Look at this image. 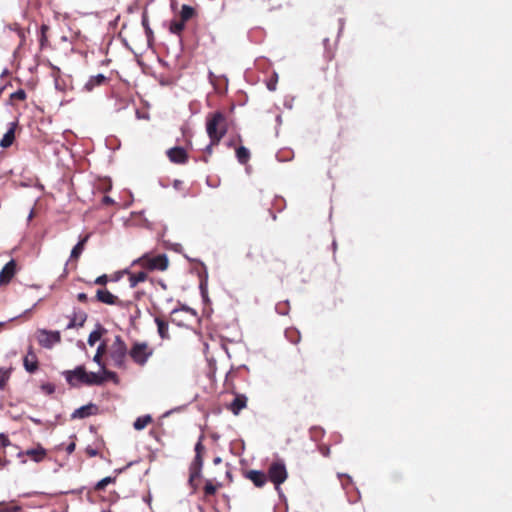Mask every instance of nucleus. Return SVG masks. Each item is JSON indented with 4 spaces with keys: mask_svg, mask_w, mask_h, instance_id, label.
I'll return each mask as SVG.
<instances>
[{
    "mask_svg": "<svg viewBox=\"0 0 512 512\" xmlns=\"http://www.w3.org/2000/svg\"><path fill=\"white\" fill-rule=\"evenodd\" d=\"M206 132L212 143H219L227 132V119L220 112H214L206 118Z\"/></svg>",
    "mask_w": 512,
    "mask_h": 512,
    "instance_id": "obj_1",
    "label": "nucleus"
},
{
    "mask_svg": "<svg viewBox=\"0 0 512 512\" xmlns=\"http://www.w3.org/2000/svg\"><path fill=\"white\" fill-rule=\"evenodd\" d=\"M267 479H269L274 485L275 489L281 495L282 490L280 485L284 483L288 477L286 465L283 460L273 461L268 468Z\"/></svg>",
    "mask_w": 512,
    "mask_h": 512,
    "instance_id": "obj_2",
    "label": "nucleus"
},
{
    "mask_svg": "<svg viewBox=\"0 0 512 512\" xmlns=\"http://www.w3.org/2000/svg\"><path fill=\"white\" fill-rule=\"evenodd\" d=\"M128 349L120 335H116L109 349V356L113 365L117 368H124Z\"/></svg>",
    "mask_w": 512,
    "mask_h": 512,
    "instance_id": "obj_3",
    "label": "nucleus"
},
{
    "mask_svg": "<svg viewBox=\"0 0 512 512\" xmlns=\"http://www.w3.org/2000/svg\"><path fill=\"white\" fill-rule=\"evenodd\" d=\"M136 264H139L148 270L164 271L168 267V257L166 254H159L155 257H149L145 254L132 262V265Z\"/></svg>",
    "mask_w": 512,
    "mask_h": 512,
    "instance_id": "obj_4",
    "label": "nucleus"
},
{
    "mask_svg": "<svg viewBox=\"0 0 512 512\" xmlns=\"http://www.w3.org/2000/svg\"><path fill=\"white\" fill-rule=\"evenodd\" d=\"M153 350L146 342H135L129 351L132 360L138 365H145L152 356Z\"/></svg>",
    "mask_w": 512,
    "mask_h": 512,
    "instance_id": "obj_5",
    "label": "nucleus"
},
{
    "mask_svg": "<svg viewBox=\"0 0 512 512\" xmlns=\"http://www.w3.org/2000/svg\"><path fill=\"white\" fill-rule=\"evenodd\" d=\"M36 337L39 345L46 349H51L54 345L60 343L61 341V335L59 331L38 329Z\"/></svg>",
    "mask_w": 512,
    "mask_h": 512,
    "instance_id": "obj_6",
    "label": "nucleus"
},
{
    "mask_svg": "<svg viewBox=\"0 0 512 512\" xmlns=\"http://www.w3.org/2000/svg\"><path fill=\"white\" fill-rule=\"evenodd\" d=\"M65 380L71 387H79L84 385L86 378V370L83 365L75 367L73 370H65L62 372Z\"/></svg>",
    "mask_w": 512,
    "mask_h": 512,
    "instance_id": "obj_7",
    "label": "nucleus"
},
{
    "mask_svg": "<svg viewBox=\"0 0 512 512\" xmlns=\"http://www.w3.org/2000/svg\"><path fill=\"white\" fill-rule=\"evenodd\" d=\"M202 467H203V458L202 455H195L193 462L190 465L189 468V485L193 488V490L196 489V485L194 484V481L196 478H200L202 474Z\"/></svg>",
    "mask_w": 512,
    "mask_h": 512,
    "instance_id": "obj_8",
    "label": "nucleus"
},
{
    "mask_svg": "<svg viewBox=\"0 0 512 512\" xmlns=\"http://www.w3.org/2000/svg\"><path fill=\"white\" fill-rule=\"evenodd\" d=\"M96 299L97 301L107 305H118L121 307L124 306V303L118 300V297L113 295L107 289H98L96 292Z\"/></svg>",
    "mask_w": 512,
    "mask_h": 512,
    "instance_id": "obj_9",
    "label": "nucleus"
},
{
    "mask_svg": "<svg viewBox=\"0 0 512 512\" xmlns=\"http://www.w3.org/2000/svg\"><path fill=\"white\" fill-rule=\"evenodd\" d=\"M18 458H22L23 456H29L34 462L40 463L44 460L46 456V449L41 445H38L36 448L27 449L26 451H21L18 453Z\"/></svg>",
    "mask_w": 512,
    "mask_h": 512,
    "instance_id": "obj_10",
    "label": "nucleus"
},
{
    "mask_svg": "<svg viewBox=\"0 0 512 512\" xmlns=\"http://www.w3.org/2000/svg\"><path fill=\"white\" fill-rule=\"evenodd\" d=\"M169 160L176 164H184L187 162L188 156L183 147H172L167 151Z\"/></svg>",
    "mask_w": 512,
    "mask_h": 512,
    "instance_id": "obj_11",
    "label": "nucleus"
},
{
    "mask_svg": "<svg viewBox=\"0 0 512 512\" xmlns=\"http://www.w3.org/2000/svg\"><path fill=\"white\" fill-rule=\"evenodd\" d=\"M16 273V262L11 259L0 271V284H7L11 281Z\"/></svg>",
    "mask_w": 512,
    "mask_h": 512,
    "instance_id": "obj_12",
    "label": "nucleus"
},
{
    "mask_svg": "<svg viewBox=\"0 0 512 512\" xmlns=\"http://www.w3.org/2000/svg\"><path fill=\"white\" fill-rule=\"evenodd\" d=\"M97 411V406L93 403L81 406L74 410L71 414L72 419H83L95 414Z\"/></svg>",
    "mask_w": 512,
    "mask_h": 512,
    "instance_id": "obj_13",
    "label": "nucleus"
},
{
    "mask_svg": "<svg viewBox=\"0 0 512 512\" xmlns=\"http://www.w3.org/2000/svg\"><path fill=\"white\" fill-rule=\"evenodd\" d=\"M24 368L29 373H34L38 369V360L33 348L30 346L27 355L23 360Z\"/></svg>",
    "mask_w": 512,
    "mask_h": 512,
    "instance_id": "obj_14",
    "label": "nucleus"
},
{
    "mask_svg": "<svg viewBox=\"0 0 512 512\" xmlns=\"http://www.w3.org/2000/svg\"><path fill=\"white\" fill-rule=\"evenodd\" d=\"M87 320V314L84 311H74L73 316L70 317L68 324L66 325V329H73L77 327H82Z\"/></svg>",
    "mask_w": 512,
    "mask_h": 512,
    "instance_id": "obj_15",
    "label": "nucleus"
},
{
    "mask_svg": "<svg viewBox=\"0 0 512 512\" xmlns=\"http://www.w3.org/2000/svg\"><path fill=\"white\" fill-rule=\"evenodd\" d=\"M246 477L251 480L256 487H262L267 482L266 474L259 470L248 471Z\"/></svg>",
    "mask_w": 512,
    "mask_h": 512,
    "instance_id": "obj_16",
    "label": "nucleus"
},
{
    "mask_svg": "<svg viewBox=\"0 0 512 512\" xmlns=\"http://www.w3.org/2000/svg\"><path fill=\"white\" fill-rule=\"evenodd\" d=\"M106 80H107V77L102 73L93 75L85 83L84 89L87 92H91L95 87L103 85Z\"/></svg>",
    "mask_w": 512,
    "mask_h": 512,
    "instance_id": "obj_17",
    "label": "nucleus"
},
{
    "mask_svg": "<svg viewBox=\"0 0 512 512\" xmlns=\"http://www.w3.org/2000/svg\"><path fill=\"white\" fill-rule=\"evenodd\" d=\"M17 126L16 122H11L10 127L7 130V132L3 135L2 139L0 140V146L2 148H8L12 145L14 139H15V128Z\"/></svg>",
    "mask_w": 512,
    "mask_h": 512,
    "instance_id": "obj_18",
    "label": "nucleus"
},
{
    "mask_svg": "<svg viewBox=\"0 0 512 512\" xmlns=\"http://www.w3.org/2000/svg\"><path fill=\"white\" fill-rule=\"evenodd\" d=\"M104 384V377H102L101 370L99 372H87L84 385L87 386H101Z\"/></svg>",
    "mask_w": 512,
    "mask_h": 512,
    "instance_id": "obj_19",
    "label": "nucleus"
},
{
    "mask_svg": "<svg viewBox=\"0 0 512 512\" xmlns=\"http://www.w3.org/2000/svg\"><path fill=\"white\" fill-rule=\"evenodd\" d=\"M247 405V398L244 395L236 396L229 405V409L234 415H238L239 412Z\"/></svg>",
    "mask_w": 512,
    "mask_h": 512,
    "instance_id": "obj_20",
    "label": "nucleus"
},
{
    "mask_svg": "<svg viewBox=\"0 0 512 512\" xmlns=\"http://www.w3.org/2000/svg\"><path fill=\"white\" fill-rule=\"evenodd\" d=\"M122 273L129 274V286L135 288L139 283L144 282L147 279V274L143 271L133 274L128 269H125Z\"/></svg>",
    "mask_w": 512,
    "mask_h": 512,
    "instance_id": "obj_21",
    "label": "nucleus"
},
{
    "mask_svg": "<svg viewBox=\"0 0 512 512\" xmlns=\"http://www.w3.org/2000/svg\"><path fill=\"white\" fill-rule=\"evenodd\" d=\"M89 239V235L84 236L82 239L78 241V243L72 248L70 258L71 259H78L80 255L82 254L85 244L87 243Z\"/></svg>",
    "mask_w": 512,
    "mask_h": 512,
    "instance_id": "obj_22",
    "label": "nucleus"
},
{
    "mask_svg": "<svg viewBox=\"0 0 512 512\" xmlns=\"http://www.w3.org/2000/svg\"><path fill=\"white\" fill-rule=\"evenodd\" d=\"M103 331H105V329L101 326V324L98 323L96 325V329L93 330L88 336V344L93 346L98 340H100Z\"/></svg>",
    "mask_w": 512,
    "mask_h": 512,
    "instance_id": "obj_23",
    "label": "nucleus"
},
{
    "mask_svg": "<svg viewBox=\"0 0 512 512\" xmlns=\"http://www.w3.org/2000/svg\"><path fill=\"white\" fill-rule=\"evenodd\" d=\"M155 323L157 325L159 336L162 339H167L169 337L168 323L158 317L155 318Z\"/></svg>",
    "mask_w": 512,
    "mask_h": 512,
    "instance_id": "obj_24",
    "label": "nucleus"
},
{
    "mask_svg": "<svg viewBox=\"0 0 512 512\" xmlns=\"http://www.w3.org/2000/svg\"><path fill=\"white\" fill-rule=\"evenodd\" d=\"M200 293L202 296V299L204 302H208V274L207 271H205L204 277L201 278L200 284H199Z\"/></svg>",
    "mask_w": 512,
    "mask_h": 512,
    "instance_id": "obj_25",
    "label": "nucleus"
},
{
    "mask_svg": "<svg viewBox=\"0 0 512 512\" xmlns=\"http://www.w3.org/2000/svg\"><path fill=\"white\" fill-rule=\"evenodd\" d=\"M236 158L240 164L247 163L250 158L249 150L244 146L238 147L236 150Z\"/></svg>",
    "mask_w": 512,
    "mask_h": 512,
    "instance_id": "obj_26",
    "label": "nucleus"
},
{
    "mask_svg": "<svg viewBox=\"0 0 512 512\" xmlns=\"http://www.w3.org/2000/svg\"><path fill=\"white\" fill-rule=\"evenodd\" d=\"M152 421V417L150 415H144L138 417L134 423L133 427L135 430H142L144 429L150 422Z\"/></svg>",
    "mask_w": 512,
    "mask_h": 512,
    "instance_id": "obj_27",
    "label": "nucleus"
},
{
    "mask_svg": "<svg viewBox=\"0 0 512 512\" xmlns=\"http://www.w3.org/2000/svg\"><path fill=\"white\" fill-rule=\"evenodd\" d=\"M194 14H195V10L193 7L186 5V4L182 5L181 11H180L181 20L186 22L189 19H191Z\"/></svg>",
    "mask_w": 512,
    "mask_h": 512,
    "instance_id": "obj_28",
    "label": "nucleus"
},
{
    "mask_svg": "<svg viewBox=\"0 0 512 512\" xmlns=\"http://www.w3.org/2000/svg\"><path fill=\"white\" fill-rule=\"evenodd\" d=\"M185 23L183 20H173L171 21L170 23V27H169V30L171 33L173 34H177L179 35L183 29L185 28Z\"/></svg>",
    "mask_w": 512,
    "mask_h": 512,
    "instance_id": "obj_29",
    "label": "nucleus"
},
{
    "mask_svg": "<svg viewBox=\"0 0 512 512\" xmlns=\"http://www.w3.org/2000/svg\"><path fill=\"white\" fill-rule=\"evenodd\" d=\"M105 344L101 343L96 350V353L93 357V361L101 368L102 366H105V364L102 361V355L105 352Z\"/></svg>",
    "mask_w": 512,
    "mask_h": 512,
    "instance_id": "obj_30",
    "label": "nucleus"
},
{
    "mask_svg": "<svg viewBox=\"0 0 512 512\" xmlns=\"http://www.w3.org/2000/svg\"><path fill=\"white\" fill-rule=\"evenodd\" d=\"M142 26H143V28L145 30V34H146L147 40L150 43L151 40L153 39V31L150 28L148 17L146 15V13H143V15H142Z\"/></svg>",
    "mask_w": 512,
    "mask_h": 512,
    "instance_id": "obj_31",
    "label": "nucleus"
},
{
    "mask_svg": "<svg viewBox=\"0 0 512 512\" xmlns=\"http://www.w3.org/2000/svg\"><path fill=\"white\" fill-rule=\"evenodd\" d=\"M285 336L293 344H297L300 341V334L295 329H287L285 331Z\"/></svg>",
    "mask_w": 512,
    "mask_h": 512,
    "instance_id": "obj_32",
    "label": "nucleus"
},
{
    "mask_svg": "<svg viewBox=\"0 0 512 512\" xmlns=\"http://www.w3.org/2000/svg\"><path fill=\"white\" fill-rule=\"evenodd\" d=\"M100 369L102 372V377H104V383L107 380H113L115 382L117 381V374L115 372L107 370L105 366H102Z\"/></svg>",
    "mask_w": 512,
    "mask_h": 512,
    "instance_id": "obj_33",
    "label": "nucleus"
},
{
    "mask_svg": "<svg viewBox=\"0 0 512 512\" xmlns=\"http://www.w3.org/2000/svg\"><path fill=\"white\" fill-rule=\"evenodd\" d=\"M115 481L114 477L107 476L100 481H98L95 485L96 490H103L108 484H111Z\"/></svg>",
    "mask_w": 512,
    "mask_h": 512,
    "instance_id": "obj_34",
    "label": "nucleus"
},
{
    "mask_svg": "<svg viewBox=\"0 0 512 512\" xmlns=\"http://www.w3.org/2000/svg\"><path fill=\"white\" fill-rule=\"evenodd\" d=\"M275 310L280 315H287L289 310V302L285 301L283 303H277L275 306Z\"/></svg>",
    "mask_w": 512,
    "mask_h": 512,
    "instance_id": "obj_35",
    "label": "nucleus"
},
{
    "mask_svg": "<svg viewBox=\"0 0 512 512\" xmlns=\"http://www.w3.org/2000/svg\"><path fill=\"white\" fill-rule=\"evenodd\" d=\"M9 377H10V372L8 370L0 368V390L4 389Z\"/></svg>",
    "mask_w": 512,
    "mask_h": 512,
    "instance_id": "obj_36",
    "label": "nucleus"
},
{
    "mask_svg": "<svg viewBox=\"0 0 512 512\" xmlns=\"http://www.w3.org/2000/svg\"><path fill=\"white\" fill-rule=\"evenodd\" d=\"M204 492L208 496L214 495L216 492V486L210 480H207L204 486Z\"/></svg>",
    "mask_w": 512,
    "mask_h": 512,
    "instance_id": "obj_37",
    "label": "nucleus"
},
{
    "mask_svg": "<svg viewBox=\"0 0 512 512\" xmlns=\"http://www.w3.org/2000/svg\"><path fill=\"white\" fill-rule=\"evenodd\" d=\"M20 506L18 505H1L0 504V512H18L20 511Z\"/></svg>",
    "mask_w": 512,
    "mask_h": 512,
    "instance_id": "obj_38",
    "label": "nucleus"
},
{
    "mask_svg": "<svg viewBox=\"0 0 512 512\" xmlns=\"http://www.w3.org/2000/svg\"><path fill=\"white\" fill-rule=\"evenodd\" d=\"M40 389L48 394V395H51L55 392V385L52 384V383H44L40 386Z\"/></svg>",
    "mask_w": 512,
    "mask_h": 512,
    "instance_id": "obj_39",
    "label": "nucleus"
},
{
    "mask_svg": "<svg viewBox=\"0 0 512 512\" xmlns=\"http://www.w3.org/2000/svg\"><path fill=\"white\" fill-rule=\"evenodd\" d=\"M10 97L12 99L25 100L26 99V92L23 89H19V90L13 92Z\"/></svg>",
    "mask_w": 512,
    "mask_h": 512,
    "instance_id": "obj_40",
    "label": "nucleus"
},
{
    "mask_svg": "<svg viewBox=\"0 0 512 512\" xmlns=\"http://www.w3.org/2000/svg\"><path fill=\"white\" fill-rule=\"evenodd\" d=\"M277 81H278V75H277V73H274V78L271 79L269 82H267V88L270 91H275L276 86H277Z\"/></svg>",
    "mask_w": 512,
    "mask_h": 512,
    "instance_id": "obj_41",
    "label": "nucleus"
},
{
    "mask_svg": "<svg viewBox=\"0 0 512 512\" xmlns=\"http://www.w3.org/2000/svg\"><path fill=\"white\" fill-rule=\"evenodd\" d=\"M202 439H203V436L201 435L198 442L195 444V455H201L202 452L204 451V446L202 444Z\"/></svg>",
    "mask_w": 512,
    "mask_h": 512,
    "instance_id": "obj_42",
    "label": "nucleus"
},
{
    "mask_svg": "<svg viewBox=\"0 0 512 512\" xmlns=\"http://www.w3.org/2000/svg\"><path fill=\"white\" fill-rule=\"evenodd\" d=\"M108 282V277L106 274H103L101 276H98L94 283L97 284V285H105L106 283Z\"/></svg>",
    "mask_w": 512,
    "mask_h": 512,
    "instance_id": "obj_43",
    "label": "nucleus"
},
{
    "mask_svg": "<svg viewBox=\"0 0 512 512\" xmlns=\"http://www.w3.org/2000/svg\"><path fill=\"white\" fill-rule=\"evenodd\" d=\"M9 439L4 434H0V446L6 447L9 445Z\"/></svg>",
    "mask_w": 512,
    "mask_h": 512,
    "instance_id": "obj_44",
    "label": "nucleus"
},
{
    "mask_svg": "<svg viewBox=\"0 0 512 512\" xmlns=\"http://www.w3.org/2000/svg\"><path fill=\"white\" fill-rule=\"evenodd\" d=\"M77 299L80 301V302H86L88 300V296L86 293L84 292H81V293H78L77 295Z\"/></svg>",
    "mask_w": 512,
    "mask_h": 512,
    "instance_id": "obj_45",
    "label": "nucleus"
},
{
    "mask_svg": "<svg viewBox=\"0 0 512 512\" xmlns=\"http://www.w3.org/2000/svg\"><path fill=\"white\" fill-rule=\"evenodd\" d=\"M216 144L217 143H212V141L210 140V143L204 149L205 153H207L208 155L212 154V147H213V145H216Z\"/></svg>",
    "mask_w": 512,
    "mask_h": 512,
    "instance_id": "obj_46",
    "label": "nucleus"
},
{
    "mask_svg": "<svg viewBox=\"0 0 512 512\" xmlns=\"http://www.w3.org/2000/svg\"><path fill=\"white\" fill-rule=\"evenodd\" d=\"M74 450H75V443L74 442H71L70 444L67 445L66 451H67L68 454H71Z\"/></svg>",
    "mask_w": 512,
    "mask_h": 512,
    "instance_id": "obj_47",
    "label": "nucleus"
},
{
    "mask_svg": "<svg viewBox=\"0 0 512 512\" xmlns=\"http://www.w3.org/2000/svg\"><path fill=\"white\" fill-rule=\"evenodd\" d=\"M284 106H285L287 109H292V107H293V99L285 100V102H284Z\"/></svg>",
    "mask_w": 512,
    "mask_h": 512,
    "instance_id": "obj_48",
    "label": "nucleus"
},
{
    "mask_svg": "<svg viewBox=\"0 0 512 512\" xmlns=\"http://www.w3.org/2000/svg\"><path fill=\"white\" fill-rule=\"evenodd\" d=\"M28 418H29L30 421H32L36 425H41L42 424V421L40 419H38V418H35V417H32V416H29Z\"/></svg>",
    "mask_w": 512,
    "mask_h": 512,
    "instance_id": "obj_49",
    "label": "nucleus"
},
{
    "mask_svg": "<svg viewBox=\"0 0 512 512\" xmlns=\"http://www.w3.org/2000/svg\"><path fill=\"white\" fill-rule=\"evenodd\" d=\"M103 203H105V204H112V203H114V201L109 196H104Z\"/></svg>",
    "mask_w": 512,
    "mask_h": 512,
    "instance_id": "obj_50",
    "label": "nucleus"
},
{
    "mask_svg": "<svg viewBox=\"0 0 512 512\" xmlns=\"http://www.w3.org/2000/svg\"><path fill=\"white\" fill-rule=\"evenodd\" d=\"M182 184V182L180 180H174L173 182V186L175 189H178L180 187V185Z\"/></svg>",
    "mask_w": 512,
    "mask_h": 512,
    "instance_id": "obj_51",
    "label": "nucleus"
},
{
    "mask_svg": "<svg viewBox=\"0 0 512 512\" xmlns=\"http://www.w3.org/2000/svg\"><path fill=\"white\" fill-rule=\"evenodd\" d=\"M208 77H209L210 82L214 83L215 75L213 74V72L209 71Z\"/></svg>",
    "mask_w": 512,
    "mask_h": 512,
    "instance_id": "obj_52",
    "label": "nucleus"
},
{
    "mask_svg": "<svg viewBox=\"0 0 512 512\" xmlns=\"http://www.w3.org/2000/svg\"><path fill=\"white\" fill-rule=\"evenodd\" d=\"M329 453H330V449H329L328 447H326L325 449H322V454H323L324 456H328V455H329Z\"/></svg>",
    "mask_w": 512,
    "mask_h": 512,
    "instance_id": "obj_53",
    "label": "nucleus"
},
{
    "mask_svg": "<svg viewBox=\"0 0 512 512\" xmlns=\"http://www.w3.org/2000/svg\"><path fill=\"white\" fill-rule=\"evenodd\" d=\"M88 454H89L90 456H96V455H97V451H96V450H94V449H90V450H88Z\"/></svg>",
    "mask_w": 512,
    "mask_h": 512,
    "instance_id": "obj_54",
    "label": "nucleus"
},
{
    "mask_svg": "<svg viewBox=\"0 0 512 512\" xmlns=\"http://www.w3.org/2000/svg\"><path fill=\"white\" fill-rule=\"evenodd\" d=\"M34 216V210L32 209L27 217V221H31Z\"/></svg>",
    "mask_w": 512,
    "mask_h": 512,
    "instance_id": "obj_55",
    "label": "nucleus"
},
{
    "mask_svg": "<svg viewBox=\"0 0 512 512\" xmlns=\"http://www.w3.org/2000/svg\"><path fill=\"white\" fill-rule=\"evenodd\" d=\"M221 461H222V459L220 457H216V458H214L213 463L217 465V464L221 463Z\"/></svg>",
    "mask_w": 512,
    "mask_h": 512,
    "instance_id": "obj_56",
    "label": "nucleus"
},
{
    "mask_svg": "<svg viewBox=\"0 0 512 512\" xmlns=\"http://www.w3.org/2000/svg\"><path fill=\"white\" fill-rule=\"evenodd\" d=\"M159 285L163 288V289H167V285L164 281L160 280L159 281Z\"/></svg>",
    "mask_w": 512,
    "mask_h": 512,
    "instance_id": "obj_57",
    "label": "nucleus"
},
{
    "mask_svg": "<svg viewBox=\"0 0 512 512\" xmlns=\"http://www.w3.org/2000/svg\"><path fill=\"white\" fill-rule=\"evenodd\" d=\"M276 121H277L279 124H281V122H282V117H281V115H278V116L276 117Z\"/></svg>",
    "mask_w": 512,
    "mask_h": 512,
    "instance_id": "obj_58",
    "label": "nucleus"
},
{
    "mask_svg": "<svg viewBox=\"0 0 512 512\" xmlns=\"http://www.w3.org/2000/svg\"><path fill=\"white\" fill-rule=\"evenodd\" d=\"M121 277V273H119L118 275L115 276V278H113L112 280L113 281H118Z\"/></svg>",
    "mask_w": 512,
    "mask_h": 512,
    "instance_id": "obj_59",
    "label": "nucleus"
},
{
    "mask_svg": "<svg viewBox=\"0 0 512 512\" xmlns=\"http://www.w3.org/2000/svg\"><path fill=\"white\" fill-rule=\"evenodd\" d=\"M343 25H344V24H343V21H342V19H340V29H339V32H341V31H342V29H343Z\"/></svg>",
    "mask_w": 512,
    "mask_h": 512,
    "instance_id": "obj_60",
    "label": "nucleus"
},
{
    "mask_svg": "<svg viewBox=\"0 0 512 512\" xmlns=\"http://www.w3.org/2000/svg\"><path fill=\"white\" fill-rule=\"evenodd\" d=\"M178 247H180V244H175V248L174 250L177 251L178 250Z\"/></svg>",
    "mask_w": 512,
    "mask_h": 512,
    "instance_id": "obj_61",
    "label": "nucleus"
},
{
    "mask_svg": "<svg viewBox=\"0 0 512 512\" xmlns=\"http://www.w3.org/2000/svg\"><path fill=\"white\" fill-rule=\"evenodd\" d=\"M5 89V87H0V95L2 94L3 90Z\"/></svg>",
    "mask_w": 512,
    "mask_h": 512,
    "instance_id": "obj_62",
    "label": "nucleus"
},
{
    "mask_svg": "<svg viewBox=\"0 0 512 512\" xmlns=\"http://www.w3.org/2000/svg\"><path fill=\"white\" fill-rule=\"evenodd\" d=\"M332 245L334 248H336V241H333Z\"/></svg>",
    "mask_w": 512,
    "mask_h": 512,
    "instance_id": "obj_63",
    "label": "nucleus"
},
{
    "mask_svg": "<svg viewBox=\"0 0 512 512\" xmlns=\"http://www.w3.org/2000/svg\"><path fill=\"white\" fill-rule=\"evenodd\" d=\"M177 311H178V309H173L172 313H176Z\"/></svg>",
    "mask_w": 512,
    "mask_h": 512,
    "instance_id": "obj_64",
    "label": "nucleus"
}]
</instances>
